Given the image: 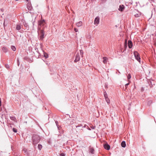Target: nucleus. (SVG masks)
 I'll use <instances>...</instances> for the list:
<instances>
[{"mask_svg": "<svg viewBox=\"0 0 156 156\" xmlns=\"http://www.w3.org/2000/svg\"><path fill=\"white\" fill-rule=\"evenodd\" d=\"M46 28V23L44 20H39L38 21L37 32L39 35V39L43 41Z\"/></svg>", "mask_w": 156, "mask_h": 156, "instance_id": "1", "label": "nucleus"}, {"mask_svg": "<svg viewBox=\"0 0 156 156\" xmlns=\"http://www.w3.org/2000/svg\"><path fill=\"white\" fill-rule=\"evenodd\" d=\"M40 137L37 134H33L32 137V140L34 145L37 144L40 141Z\"/></svg>", "mask_w": 156, "mask_h": 156, "instance_id": "2", "label": "nucleus"}, {"mask_svg": "<svg viewBox=\"0 0 156 156\" xmlns=\"http://www.w3.org/2000/svg\"><path fill=\"white\" fill-rule=\"evenodd\" d=\"M133 54L135 59L139 62H140V55L137 51H134Z\"/></svg>", "mask_w": 156, "mask_h": 156, "instance_id": "3", "label": "nucleus"}, {"mask_svg": "<svg viewBox=\"0 0 156 156\" xmlns=\"http://www.w3.org/2000/svg\"><path fill=\"white\" fill-rule=\"evenodd\" d=\"M80 60V56L79 55V53H77L76 56V58L74 60L75 62H77L79 61Z\"/></svg>", "mask_w": 156, "mask_h": 156, "instance_id": "4", "label": "nucleus"}, {"mask_svg": "<svg viewBox=\"0 0 156 156\" xmlns=\"http://www.w3.org/2000/svg\"><path fill=\"white\" fill-rule=\"evenodd\" d=\"M99 23V18L98 17H96L94 20V23L95 24L97 25Z\"/></svg>", "mask_w": 156, "mask_h": 156, "instance_id": "5", "label": "nucleus"}, {"mask_svg": "<svg viewBox=\"0 0 156 156\" xmlns=\"http://www.w3.org/2000/svg\"><path fill=\"white\" fill-rule=\"evenodd\" d=\"M125 7L123 5H120L119 6V10L121 11L122 12L124 9Z\"/></svg>", "mask_w": 156, "mask_h": 156, "instance_id": "6", "label": "nucleus"}, {"mask_svg": "<svg viewBox=\"0 0 156 156\" xmlns=\"http://www.w3.org/2000/svg\"><path fill=\"white\" fill-rule=\"evenodd\" d=\"M89 152L91 154H94V150L93 147H89Z\"/></svg>", "mask_w": 156, "mask_h": 156, "instance_id": "7", "label": "nucleus"}, {"mask_svg": "<svg viewBox=\"0 0 156 156\" xmlns=\"http://www.w3.org/2000/svg\"><path fill=\"white\" fill-rule=\"evenodd\" d=\"M128 45L129 48H132V46H133V43H132V41L130 40H129L128 41Z\"/></svg>", "mask_w": 156, "mask_h": 156, "instance_id": "8", "label": "nucleus"}, {"mask_svg": "<svg viewBox=\"0 0 156 156\" xmlns=\"http://www.w3.org/2000/svg\"><path fill=\"white\" fill-rule=\"evenodd\" d=\"M104 147V148L107 150H109L110 149V146L107 144H105Z\"/></svg>", "mask_w": 156, "mask_h": 156, "instance_id": "9", "label": "nucleus"}, {"mask_svg": "<svg viewBox=\"0 0 156 156\" xmlns=\"http://www.w3.org/2000/svg\"><path fill=\"white\" fill-rule=\"evenodd\" d=\"M27 7L29 10H31L32 9L31 4L30 3H28L27 4Z\"/></svg>", "mask_w": 156, "mask_h": 156, "instance_id": "10", "label": "nucleus"}, {"mask_svg": "<svg viewBox=\"0 0 156 156\" xmlns=\"http://www.w3.org/2000/svg\"><path fill=\"white\" fill-rule=\"evenodd\" d=\"M21 26H23L22 25H21L20 24H17L16 25V29L17 30H20L21 28Z\"/></svg>", "mask_w": 156, "mask_h": 156, "instance_id": "11", "label": "nucleus"}, {"mask_svg": "<svg viewBox=\"0 0 156 156\" xmlns=\"http://www.w3.org/2000/svg\"><path fill=\"white\" fill-rule=\"evenodd\" d=\"M2 50L3 51L6 53L8 51V48L7 47H4L2 48Z\"/></svg>", "mask_w": 156, "mask_h": 156, "instance_id": "12", "label": "nucleus"}, {"mask_svg": "<svg viewBox=\"0 0 156 156\" xmlns=\"http://www.w3.org/2000/svg\"><path fill=\"white\" fill-rule=\"evenodd\" d=\"M121 146L123 147H125L126 146V144L125 141H122L121 143Z\"/></svg>", "mask_w": 156, "mask_h": 156, "instance_id": "13", "label": "nucleus"}, {"mask_svg": "<svg viewBox=\"0 0 156 156\" xmlns=\"http://www.w3.org/2000/svg\"><path fill=\"white\" fill-rule=\"evenodd\" d=\"M82 21H80L78 23H76V25L77 27H80L82 26Z\"/></svg>", "mask_w": 156, "mask_h": 156, "instance_id": "14", "label": "nucleus"}, {"mask_svg": "<svg viewBox=\"0 0 156 156\" xmlns=\"http://www.w3.org/2000/svg\"><path fill=\"white\" fill-rule=\"evenodd\" d=\"M127 46V40L126 39L124 42V48L126 50Z\"/></svg>", "mask_w": 156, "mask_h": 156, "instance_id": "15", "label": "nucleus"}, {"mask_svg": "<svg viewBox=\"0 0 156 156\" xmlns=\"http://www.w3.org/2000/svg\"><path fill=\"white\" fill-rule=\"evenodd\" d=\"M103 63L105 64L107 62V60H108L107 58L106 57H103Z\"/></svg>", "mask_w": 156, "mask_h": 156, "instance_id": "16", "label": "nucleus"}, {"mask_svg": "<svg viewBox=\"0 0 156 156\" xmlns=\"http://www.w3.org/2000/svg\"><path fill=\"white\" fill-rule=\"evenodd\" d=\"M23 26L26 28H28V29L29 27L27 23L25 22L23 23Z\"/></svg>", "mask_w": 156, "mask_h": 156, "instance_id": "17", "label": "nucleus"}, {"mask_svg": "<svg viewBox=\"0 0 156 156\" xmlns=\"http://www.w3.org/2000/svg\"><path fill=\"white\" fill-rule=\"evenodd\" d=\"M140 13L138 12V13L135 14L134 16L136 17H140Z\"/></svg>", "mask_w": 156, "mask_h": 156, "instance_id": "18", "label": "nucleus"}, {"mask_svg": "<svg viewBox=\"0 0 156 156\" xmlns=\"http://www.w3.org/2000/svg\"><path fill=\"white\" fill-rule=\"evenodd\" d=\"M10 118L11 120L14 121H15L16 120V118L14 116H10Z\"/></svg>", "mask_w": 156, "mask_h": 156, "instance_id": "19", "label": "nucleus"}, {"mask_svg": "<svg viewBox=\"0 0 156 156\" xmlns=\"http://www.w3.org/2000/svg\"><path fill=\"white\" fill-rule=\"evenodd\" d=\"M11 48L13 51H15L16 50V48L14 46H11Z\"/></svg>", "mask_w": 156, "mask_h": 156, "instance_id": "20", "label": "nucleus"}, {"mask_svg": "<svg viewBox=\"0 0 156 156\" xmlns=\"http://www.w3.org/2000/svg\"><path fill=\"white\" fill-rule=\"evenodd\" d=\"M44 57H45L46 58H48V55L46 52H44Z\"/></svg>", "mask_w": 156, "mask_h": 156, "instance_id": "21", "label": "nucleus"}, {"mask_svg": "<svg viewBox=\"0 0 156 156\" xmlns=\"http://www.w3.org/2000/svg\"><path fill=\"white\" fill-rule=\"evenodd\" d=\"M152 103V100H149L147 102V105L148 106H150Z\"/></svg>", "mask_w": 156, "mask_h": 156, "instance_id": "22", "label": "nucleus"}, {"mask_svg": "<svg viewBox=\"0 0 156 156\" xmlns=\"http://www.w3.org/2000/svg\"><path fill=\"white\" fill-rule=\"evenodd\" d=\"M104 96L105 97V98H108V94H107V93H106V92L105 91L104 92Z\"/></svg>", "mask_w": 156, "mask_h": 156, "instance_id": "23", "label": "nucleus"}, {"mask_svg": "<svg viewBox=\"0 0 156 156\" xmlns=\"http://www.w3.org/2000/svg\"><path fill=\"white\" fill-rule=\"evenodd\" d=\"M38 149L40 150H41V149L42 147L41 144H39L38 145Z\"/></svg>", "mask_w": 156, "mask_h": 156, "instance_id": "24", "label": "nucleus"}, {"mask_svg": "<svg viewBox=\"0 0 156 156\" xmlns=\"http://www.w3.org/2000/svg\"><path fill=\"white\" fill-rule=\"evenodd\" d=\"M5 67L8 69H10V66L8 64H6L5 65Z\"/></svg>", "mask_w": 156, "mask_h": 156, "instance_id": "25", "label": "nucleus"}, {"mask_svg": "<svg viewBox=\"0 0 156 156\" xmlns=\"http://www.w3.org/2000/svg\"><path fill=\"white\" fill-rule=\"evenodd\" d=\"M105 100H106L108 104H109L110 103V101L109 99L108 98H105Z\"/></svg>", "mask_w": 156, "mask_h": 156, "instance_id": "26", "label": "nucleus"}, {"mask_svg": "<svg viewBox=\"0 0 156 156\" xmlns=\"http://www.w3.org/2000/svg\"><path fill=\"white\" fill-rule=\"evenodd\" d=\"M22 151L24 153H27V149L25 148H24L23 149Z\"/></svg>", "mask_w": 156, "mask_h": 156, "instance_id": "27", "label": "nucleus"}, {"mask_svg": "<svg viewBox=\"0 0 156 156\" xmlns=\"http://www.w3.org/2000/svg\"><path fill=\"white\" fill-rule=\"evenodd\" d=\"M13 131L15 133H16L17 132V130L15 128H13L12 129Z\"/></svg>", "mask_w": 156, "mask_h": 156, "instance_id": "28", "label": "nucleus"}, {"mask_svg": "<svg viewBox=\"0 0 156 156\" xmlns=\"http://www.w3.org/2000/svg\"><path fill=\"white\" fill-rule=\"evenodd\" d=\"M90 127L92 129H94L95 128V126L92 125L90 126Z\"/></svg>", "mask_w": 156, "mask_h": 156, "instance_id": "29", "label": "nucleus"}, {"mask_svg": "<svg viewBox=\"0 0 156 156\" xmlns=\"http://www.w3.org/2000/svg\"><path fill=\"white\" fill-rule=\"evenodd\" d=\"M80 54L82 56L83 55V50H80Z\"/></svg>", "mask_w": 156, "mask_h": 156, "instance_id": "30", "label": "nucleus"}, {"mask_svg": "<svg viewBox=\"0 0 156 156\" xmlns=\"http://www.w3.org/2000/svg\"><path fill=\"white\" fill-rule=\"evenodd\" d=\"M101 2L102 3H105L106 2L107 0H100Z\"/></svg>", "mask_w": 156, "mask_h": 156, "instance_id": "31", "label": "nucleus"}, {"mask_svg": "<svg viewBox=\"0 0 156 156\" xmlns=\"http://www.w3.org/2000/svg\"><path fill=\"white\" fill-rule=\"evenodd\" d=\"M60 156H65V154L64 153H62L60 154Z\"/></svg>", "mask_w": 156, "mask_h": 156, "instance_id": "32", "label": "nucleus"}, {"mask_svg": "<svg viewBox=\"0 0 156 156\" xmlns=\"http://www.w3.org/2000/svg\"><path fill=\"white\" fill-rule=\"evenodd\" d=\"M151 3L152 2H154V0H148Z\"/></svg>", "mask_w": 156, "mask_h": 156, "instance_id": "33", "label": "nucleus"}, {"mask_svg": "<svg viewBox=\"0 0 156 156\" xmlns=\"http://www.w3.org/2000/svg\"><path fill=\"white\" fill-rule=\"evenodd\" d=\"M74 30L76 32H77L78 31V30L76 28H75Z\"/></svg>", "mask_w": 156, "mask_h": 156, "instance_id": "34", "label": "nucleus"}, {"mask_svg": "<svg viewBox=\"0 0 156 156\" xmlns=\"http://www.w3.org/2000/svg\"><path fill=\"white\" fill-rule=\"evenodd\" d=\"M131 77V76L129 74L128 76V79H129Z\"/></svg>", "mask_w": 156, "mask_h": 156, "instance_id": "35", "label": "nucleus"}, {"mask_svg": "<svg viewBox=\"0 0 156 156\" xmlns=\"http://www.w3.org/2000/svg\"><path fill=\"white\" fill-rule=\"evenodd\" d=\"M129 84V83H126L125 85V87L126 88L127 86H128Z\"/></svg>", "mask_w": 156, "mask_h": 156, "instance_id": "36", "label": "nucleus"}, {"mask_svg": "<svg viewBox=\"0 0 156 156\" xmlns=\"http://www.w3.org/2000/svg\"><path fill=\"white\" fill-rule=\"evenodd\" d=\"M32 23H33V27H34V23L35 22V21H33L32 20Z\"/></svg>", "mask_w": 156, "mask_h": 156, "instance_id": "37", "label": "nucleus"}, {"mask_svg": "<svg viewBox=\"0 0 156 156\" xmlns=\"http://www.w3.org/2000/svg\"><path fill=\"white\" fill-rule=\"evenodd\" d=\"M35 50H36V51L38 53H39L38 52V50L37 48H35Z\"/></svg>", "mask_w": 156, "mask_h": 156, "instance_id": "38", "label": "nucleus"}, {"mask_svg": "<svg viewBox=\"0 0 156 156\" xmlns=\"http://www.w3.org/2000/svg\"><path fill=\"white\" fill-rule=\"evenodd\" d=\"M27 59H28V58L27 57H25L24 58V59L25 60H27Z\"/></svg>", "mask_w": 156, "mask_h": 156, "instance_id": "39", "label": "nucleus"}, {"mask_svg": "<svg viewBox=\"0 0 156 156\" xmlns=\"http://www.w3.org/2000/svg\"><path fill=\"white\" fill-rule=\"evenodd\" d=\"M55 122V123H56V125L57 126H57V124H58V121H56ZM57 127H58V126H57Z\"/></svg>", "mask_w": 156, "mask_h": 156, "instance_id": "40", "label": "nucleus"}, {"mask_svg": "<svg viewBox=\"0 0 156 156\" xmlns=\"http://www.w3.org/2000/svg\"><path fill=\"white\" fill-rule=\"evenodd\" d=\"M1 98H0V107H1Z\"/></svg>", "mask_w": 156, "mask_h": 156, "instance_id": "41", "label": "nucleus"}, {"mask_svg": "<svg viewBox=\"0 0 156 156\" xmlns=\"http://www.w3.org/2000/svg\"><path fill=\"white\" fill-rule=\"evenodd\" d=\"M17 64H18V66H19L20 64V62L19 61H17Z\"/></svg>", "mask_w": 156, "mask_h": 156, "instance_id": "42", "label": "nucleus"}, {"mask_svg": "<svg viewBox=\"0 0 156 156\" xmlns=\"http://www.w3.org/2000/svg\"><path fill=\"white\" fill-rule=\"evenodd\" d=\"M89 130H91V129H90L89 128V127H88V128H87Z\"/></svg>", "mask_w": 156, "mask_h": 156, "instance_id": "43", "label": "nucleus"}, {"mask_svg": "<svg viewBox=\"0 0 156 156\" xmlns=\"http://www.w3.org/2000/svg\"><path fill=\"white\" fill-rule=\"evenodd\" d=\"M25 0L27 2H28L29 1V0Z\"/></svg>", "mask_w": 156, "mask_h": 156, "instance_id": "44", "label": "nucleus"}, {"mask_svg": "<svg viewBox=\"0 0 156 156\" xmlns=\"http://www.w3.org/2000/svg\"><path fill=\"white\" fill-rule=\"evenodd\" d=\"M151 85H152V83H151Z\"/></svg>", "mask_w": 156, "mask_h": 156, "instance_id": "45", "label": "nucleus"}, {"mask_svg": "<svg viewBox=\"0 0 156 156\" xmlns=\"http://www.w3.org/2000/svg\"><path fill=\"white\" fill-rule=\"evenodd\" d=\"M105 86L106 87H107V86L106 85H105Z\"/></svg>", "mask_w": 156, "mask_h": 156, "instance_id": "46", "label": "nucleus"}, {"mask_svg": "<svg viewBox=\"0 0 156 156\" xmlns=\"http://www.w3.org/2000/svg\"><path fill=\"white\" fill-rule=\"evenodd\" d=\"M3 25L4 26V23Z\"/></svg>", "mask_w": 156, "mask_h": 156, "instance_id": "47", "label": "nucleus"}]
</instances>
